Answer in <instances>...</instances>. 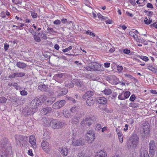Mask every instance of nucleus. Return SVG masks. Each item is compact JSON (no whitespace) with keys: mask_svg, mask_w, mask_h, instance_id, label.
I'll use <instances>...</instances> for the list:
<instances>
[{"mask_svg":"<svg viewBox=\"0 0 157 157\" xmlns=\"http://www.w3.org/2000/svg\"><path fill=\"white\" fill-rule=\"evenodd\" d=\"M74 83L76 86H79L81 88V90L82 91L85 90V87L83 85V82L80 80L76 79L74 81Z\"/></svg>","mask_w":157,"mask_h":157,"instance_id":"ddd939ff","label":"nucleus"},{"mask_svg":"<svg viewBox=\"0 0 157 157\" xmlns=\"http://www.w3.org/2000/svg\"><path fill=\"white\" fill-rule=\"evenodd\" d=\"M129 34L130 36L133 37L134 38H135V35H136V34L134 32L132 31H130L129 32Z\"/></svg>","mask_w":157,"mask_h":157,"instance_id":"e2e57ef3","label":"nucleus"},{"mask_svg":"<svg viewBox=\"0 0 157 157\" xmlns=\"http://www.w3.org/2000/svg\"><path fill=\"white\" fill-rule=\"evenodd\" d=\"M31 14L33 18H36L37 16V14L36 13H35L34 11H31Z\"/></svg>","mask_w":157,"mask_h":157,"instance_id":"c03bdc74","label":"nucleus"},{"mask_svg":"<svg viewBox=\"0 0 157 157\" xmlns=\"http://www.w3.org/2000/svg\"><path fill=\"white\" fill-rule=\"evenodd\" d=\"M145 19L144 20V22L146 24L149 25L151 24L152 22V20H150V18H149V20L148 21V22H147V20H148V19L147 17L145 18Z\"/></svg>","mask_w":157,"mask_h":157,"instance_id":"79ce46f5","label":"nucleus"},{"mask_svg":"<svg viewBox=\"0 0 157 157\" xmlns=\"http://www.w3.org/2000/svg\"><path fill=\"white\" fill-rule=\"evenodd\" d=\"M147 6L148 8H149L151 9H153V8L152 4L150 3H148L147 4Z\"/></svg>","mask_w":157,"mask_h":157,"instance_id":"0e129e2a","label":"nucleus"},{"mask_svg":"<svg viewBox=\"0 0 157 157\" xmlns=\"http://www.w3.org/2000/svg\"><path fill=\"white\" fill-rule=\"evenodd\" d=\"M124 75H125V76H126V77H128V78H130L131 79L136 80V79L135 78H134L132 76V75H131L129 74H124Z\"/></svg>","mask_w":157,"mask_h":157,"instance_id":"864d4df0","label":"nucleus"},{"mask_svg":"<svg viewBox=\"0 0 157 157\" xmlns=\"http://www.w3.org/2000/svg\"><path fill=\"white\" fill-rule=\"evenodd\" d=\"M155 142L152 140L149 144V154L150 156H152L154 155L155 151Z\"/></svg>","mask_w":157,"mask_h":157,"instance_id":"9d476101","label":"nucleus"},{"mask_svg":"<svg viewBox=\"0 0 157 157\" xmlns=\"http://www.w3.org/2000/svg\"><path fill=\"white\" fill-rule=\"evenodd\" d=\"M67 90L66 89H63L61 91L60 95H65L67 93Z\"/></svg>","mask_w":157,"mask_h":157,"instance_id":"a18cd8bd","label":"nucleus"},{"mask_svg":"<svg viewBox=\"0 0 157 157\" xmlns=\"http://www.w3.org/2000/svg\"><path fill=\"white\" fill-rule=\"evenodd\" d=\"M9 47V45L6 44H5L4 45V49L6 51H7Z\"/></svg>","mask_w":157,"mask_h":157,"instance_id":"338daca9","label":"nucleus"},{"mask_svg":"<svg viewBox=\"0 0 157 157\" xmlns=\"http://www.w3.org/2000/svg\"><path fill=\"white\" fill-rule=\"evenodd\" d=\"M72 144L75 146H82L84 144L83 142L82 139H74L72 142Z\"/></svg>","mask_w":157,"mask_h":157,"instance_id":"f8f14e48","label":"nucleus"},{"mask_svg":"<svg viewBox=\"0 0 157 157\" xmlns=\"http://www.w3.org/2000/svg\"><path fill=\"white\" fill-rule=\"evenodd\" d=\"M15 138L17 143L19 142L22 145L23 144H26L28 140V138L26 136L18 135H15Z\"/></svg>","mask_w":157,"mask_h":157,"instance_id":"20e7f679","label":"nucleus"},{"mask_svg":"<svg viewBox=\"0 0 157 157\" xmlns=\"http://www.w3.org/2000/svg\"><path fill=\"white\" fill-rule=\"evenodd\" d=\"M15 73L16 77L24 76L25 75V73L23 72H17Z\"/></svg>","mask_w":157,"mask_h":157,"instance_id":"72a5a7b5","label":"nucleus"},{"mask_svg":"<svg viewBox=\"0 0 157 157\" xmlns=\"http://www.w3.org/2000/svg\"><path fill=\"white\" fill-rule=\"evenodd\" d=\"M130 94V93L128 91L126 92L124 94V96L125 99L129 97Z\"/></svg>","mask_w":157,"mask_h":157,"instance_id":"de8ad7c7","label":"nucleus"},{"mask_svg":"<svg viewBox=\"0 0 157 157\" xmlns=\"http://www.w3.org/2000/svg\"><path fill=\"white\" fill-rule=\"evenodd\" d=\"M88 94H89V93H88L87 92H86L85 94H84L82 96L83 98L86 99L87 98V97H89Z\"/></svg>","mask_w":157,"mask_h":157,"instance_id":"4d7b16f0","label":"nucleus"},{"mask_svg":"<svg viewBox=\"0 0 157 157\" xmlns=\"http://www.w3.org/2000/svg\"><path fill=\"white\" fill-rule=\"evenodd\" d=\"M147 68L149 70L152 71L154 73H157V70L155 67H153L152 66H149L147 67Z\"/></svg>","mask_w":157,"mask_h":157,"instance_id":"7c9ffc66","label":"nucleus"},{"mask_svg":"<svg viewBox=\"0 0 157 157\" xmlns=\"http://www.w3.org/2000/svg\"><path fill=\"white\" fill-rule=\"evenodd\" d=\"M77 2L74 0H69L68 4L70 5H77Z\"/></svg>","mask_w":157,"mask_h":157,"instance_id":"58836bf2","label":"nucleus"},{"mask_svg":"<svg viewBox=\"0 0 157 157\" xmlns=\"http://www.w3.org/2000/svg\"><path fill=\"white\" fill-rule=\"evenodd\" d=\"M87 92L89 93V94H88L89 97H90L93 95L94 91H88Z\"/></svg>","mask_w":157,"mask_h":157,"instance_id":"13d9d810","label":"nucleus"},{"mask_svg":"<svg viewBox=\"0 0 157 157\" xmlns=\"http://www.w3.org/2000/svg\"><path fill=\"white\" fill-rule=\"evenodd\" d=\"M45 100L44 98L36 97L31 102L30 106L32 109L37 108L40 105L42 104Z\"/></svg>","mask_w":157,"mask_h":157,"instance_id":"7ed1b4c3","label":"nucleus"},{"mask_svg":"<svg viewBox=\"0 0 157 157\" xmlns=\"http://www.w3.org/2000/svg\"><path fill=\"white\" fill-rule=\"evenodd\" d=\"M53 23L55 25H58L61 24V21L59 20H57L53 21Z\"/></svg>","mask_w":157,"mask_h":157,"instance_id":"3c124183","label":"nucleus"},{"mask_svg":"<svg viewBox=\"0 0 157 157\" xmlns=\"http://www.w3.org/2000/svg\"><path fill=\"white\" fill-rule=\"evenodd\" d=\"M3 139L0 142L2 149H0V157H8L11 153L12 150L10 144L6 143V139H5L6 142H3Z\"/></svg>","mask_w":157,"mask_h":157,"instance_id":"f257e3e1","label":"nucleus"},{"mask_svg":"<svg viewBox=\"0 0 157 157\" xmlns=\"http://www.w3.org/2000/svg\"><path fill=\"white\" fill-rule=\"evenodd\" d=\"M34 39L36 41L38 42H40L41 41L40 37L36 34H34Z\"/></svg>","mask_w":157,"mask_h":157,"instance_id":"4c0bfd02","label":"nucleus"},{"mask_svg":"<svg viewBox=\"0 0 157 157\" xmlns=\"http://www.w3.org/2000/svg\"><path fill=\"white\" fill-rule=\"evenodd\" d=\"M43 125L47 127H48L51 125L50 121L48 119H47L46 118H44L43 119Z\"/></svg>","mask_w":157,"mask_h":157,"instance_id":"6ab92c4d","label":"nucleus"},{"mask_svg":"<svg viewBox=\"0 0 157 157\" xmlns=\"http://www.w3.org/2000/svg\"><path fill=\"white\" fill-rule=\"evenodd\" d=\"M95 136L94 132L89 131L86 134L85 139L89 143H92L95 139Z\"/></svg>","mask_w":157,"mask_h":157,"instance_id":"39448f33","label":"nucleus"},{"mask_svg":"<svg viewBox=\"0 0 157 157\" xmlns=\"http://www.w3.org/2000/svg\"><path fill=\"white\" fill-rule=\"evenodd\" d=\"M111 81L113 84L115 85L119 84L120 83V81L119 79L114 76H112Z\"/></svg>","mask_w":157,"mask_h":157,"instance_id":"5701e85b","label":"nucleus"},{"mask_svg":"<svg viewBox=\"0 0 157 157\" xmlns=\"http://www.w3.org/2000/svg\"><path fill=\"white\" fill-rule=\"evenodd\" d=\"M17 66L21 68H24L25 67L26 64L23 63H21L20 62H18L16 64Z\"/></svg>","mask_w":157,"mask_h":157,"instance_id":"cd10ccee","label":"nucleus"},{"mask_svg":"<svg viewBox=\"0 0 157 157\" xmlns=\"http://www.w3.org/2000/svg\"><path fill=\"white\" fill-rule=\"evenodd\" d=\"M52 108L54 109H60V108L59 106V103L58 101L55 103L52 106Z\"/></svg>","mask_w":157,"mask_h":157,"instance_id":"2f4dec72","label":"nucleus"},{"mask_svg":"<svg viewBox=\"0 0 157 157\" xmlns=\"http://www.w3.org/2000/svg\"><path fill=\"white\" fill-rule=\"evenodd\" d=\"M52 110V109L50 107H47L43 109L41 111L44 114H46L48 113L51 112Z\"/></svg>","mask_w":157,"mask_h":157,"instance_id":"aec40b11","label":"nucleus"},{"mask_svg":"<svg viewBox=\"0 0 157 157\" xmlns=\"http://www.w3.org/2000/svg\"><path fill=\"white\" fill-rule=\"evenodd\" d=\"M144 12L145 13H147V15L149 17H148L149 18L151 17L152 16V15L153 13L152 12L149 11H148L146 10H145L144 11Z\"/></svg>","mask_w":157,"mask_h":157,"instance_id":"37998d69","label":"nucleus"},{"mask_svg":"<svg viewBox=\"0 0 157 157\" xmlns=\"http://www.w3.org/2000/svg\"><path fill=\"white\" fill-rule=\"evenodd\" d=\"M63 114L64 116L66 118H68L71 116V113L67 110H63Z\"/></svg>","mask_w":157,"mask_h":157,"instance_id":"b1692460","label":"nucleus"},{"mask_svg":"<svg viewBox=\"0 0 157 157\" xmlns=\"http://www.w3.org/2000/svg\"><path fill=\"white\" fill-rule=\"evenodd\" d=\"M123 52L129 55H131L133 54V53L130 51V50L128 48H125L123 50Z\"/></svg>","mask_w":157,"mask_h":157,"instance_id":"bb28decb","label":"nucleus"},{"mask_svg":"<svg viewBox=\"0 0 157 157\" xmlns=\"http://www.w3.org/2000/svg\"><path fill=\"white\" fill-rule=\"evenodd\" d=\"M140 57L141 59L146 62L148 60V57L145 56H141Z\"/></svg>","mask_w":157,"mask_h":157,"instance_id":"603ef678","label":"nucleus"},{"mask_svg":"<svg viewBox=\"0 0 157 157\" xmlns=\"http://www.w3.org/2000/svg\"><path fill=\"white\" fill-rule=\"evenodd\" d=\"M140 157H149L146 148L143 147L140 149Z\"/></svg>","mask_w":157,"mask_h":157,"instance_id":"2eb2a0df","label":"nucleus"},{"mask_svg":"<svg viewBox=\"0 0 157 157\" xmlns=\"http://www.w3.org/2000/svg\"><path fill=\"white\" fill-rule=\"evenodd\" d=\"M41 37L44 40H46L47 38V37L46 35L43 32H41L39 33Z\"/></svg>","mask_w":157,"mask_h":157,"instance_id":"e433bc0d","label":"nucleus"},{"mask_svg":"<svg viewBox=\"0 0 157 157\" xmlns=\"http://www.w3.org/2000/svg\"><path fill=\"white\" fill-rule=\"evenodd\" d=\"M116 131L118 134V137L122 136L121 133L120 132L119 129H116Z\"/></svg>","mask_w":157,"mask_h":157,"instance_id":"69168bd1","label":"nucleus"},{"mask_svg":"<svg viewBox=\"0 0 157 157\" xmlns=\"http://www.w3.org/2000/svg\"><path fill=\"white\" fill-rule=\"evenodd\" d=\"M75 85L74 81H72L68 83H65V85L66 87H68L69 88H71L74 87Z\"/></svg>","mask_w":157,"mask_h":157,"instance_id":"393cba45","label":"nucleus"},{"mask_svg":"<svg viewBox=\"0 0 157 157\" xmlns=\"http://www.w3.org/2000/svg\"><path fill=\"white\" fill-rule=\"evenodd\" d=\"M47 87L46 85L44 84L38 86V88L41 90L45 91L47 90Z\"/></svg>","mask_w":157,"mask_h":157,"instance_id":"c756f323","label":"nucleus"},{"mask_svg":"<svg viewBox=\"0 0 157 157\" xmlns=\"http://www.w3.org/2000/svg\"><path fill=\"white\" fill-rule=\"evenodd\" d=\"M41 146L43 149L46 153H49L51 147L49 143L45 141H43L41 143Z\"/></svg>","mask_w":157,"mask_h":157,"instance_id":"9b49d317","label":"nucleus"},{"mask_svg":"<svg viewBox=\"0 0 157 157\" xmlns=\"http://www.w3.org/2000/svg\"><path fill=\"white\" fill-rule=\"evenodd\" d=\"M130 106L132 108H137L139 106L138 104L135 103L130 104Z\"/></svg>","mask_w":157,"mask_h":157,"instance_id":"49530a36","label":"nucleus"},{"mask_svg":"<svg viewBox=\"0 0 157 157\" xmlns=\"http://www.w3.org/2000/svg\"><path fill=\"white\" fill-rule=\"evenodd\" d=\"M64 123L57 120H53L51 122V125L54 128H59L63 127Z\"/></svg>","mask_w":157,"mask_h":157,"instance_id":"6e6552de","label":"nucleus"},{"mask_svg":"<svg viewBox=\"0 0 157 157\" xmlns=\"http://www.w3.org/2000/svg\"><path fill=\"white\" fill-rule=\"evenodd\" d=\"M98 101L100 104H106L107 103V99L104 97H100L98 98Z\"/></svg>","mask_w":157,"mask_h":157,"instance_id":"a211bd4d","label":"nucleus"},{"mask_svg":"<svg viewBox=\"0 0 157 157\" xmlns=\"http://www.w3.org/2000/svg\"><path fill=\"white\" fill-rule=\"evenodd\" d=\"M92 121V120L90 117H87L81 121V126L82 127H84L86 125L89 126L91 124Z\"/></svg>","mask_w":157,"mask_h":157,"instance_id":"1a4fd4ad","label":"nucleus"},{"mask_svg":"<svg viewBox=\"0 0 157 157\" xmlns=\"http://www.w3.org/2000/svg\"><path fill=\"white\" fill-rule=\"evenodd\" d=\"M107 156L105 151L101 150L96 153L95 157H107Z\"/></svg>","mask_w":157,"mask_h":157,"instance_id":"dca6fc26","label":"nucleus"},{"mask_svg":"<svg viewBox=\"0 0 157 157\" xmlns=\"http://www.w3.org/2000/svg\"><path fill=\"white\" fill-rule=\"evenodd\" d=\"M60 108L63 106L66 103V101L65 100H61L60 101H58Z\"/></svg>","mask_w":157,"mask_h":157,"instance_id":"f704fd0d","label":"nucleus"},{"mask_svg":"<svg viewBox=\"0 0 157 157\" xmlns=\"http://www.w3.org/2000/svg\"><path fill=\"white\" fill-rule=\"evenodd\" d=\"M72 48V47L71 46H70L69 47L63 50V52H66L69 51Z\"/></svg>","mask_w":157,"mask_h":157,"instance_id":"8fccbe9b","label":"nucleus"},{"mask_svg":"<svg viewBox=\"0 0 157 157\" xmlns=\"http://www.w3.org/2000/svg\"><path fill=\"white\" fill-rule=\"evenodd\" d=\"M70 110L72 113H75L77 111V108L75 106H74L70 109Z\"/></svg>","mask_w":157,"mask_h":157,"instance_id":"ea45409f","label":"nucleus"},{"mask_svg":"<svg viewBox=\"0 0 157 157\" xmlns=\"http://www.w3.org/2000/svg\"><path fill=\"white\" fill-rule=\"evenodd\" d=\"M135 98L136 97L135 95L134 94H132L130 97V100L131 101H133L135 100Z\"/></svg>","mask_w":157,"mask_h":157,"instance_id":"680f3d73","label":"nucleus"},{"mask_svg":"<svg viewBox=\"0 0 157 157\" xmlns=\"http://www.w3.org/2000/svg\"><path fill=\"white\" fill-rule=\"evenodd\" d=\"M150 26H153L155 28L157 29V22H155L150 25Z\"/></svg>","mask_w":157,"mask_h":157,"instance_id":"774afa93","label":"nucleus"},{"mask_svg":"<svg viewBox=\"0 0 157 157\" xmlns=\"http://www.w3.org/2000/svg\"><path fill=\"white\" fill-rule=\"evenodd\" d=\"M7 100L6 98L4 97H0V103H5Z\"/></svg>","mask_w":157,"mask_h":157,"instance_id":"a19ab883","label":"nucleus"},{"mask_svg":"<svg viewBox=\"0 0 157 157\" xmlns=\"http://www.w3.org/2000/svg\"><path fill=\"white\" fill-rule=\"evenodd\" d=\"M77 155L78 156L82 157H85L86 156L82 152L78 153Z\"/></svg>","mask_w":157,"mask_h":157,"instance_id":"6e6d98bb","label":"nucleus"},{"mask_svg":"<svg viewBox=\"0 0 157 157\" xmlns=\"http://www.w3.org/2000/svg\"><path fill=\"white\" fill-rule=\"evenodd\" d=\"M86 33L89 34L90 36L92 35L93 37L95 36V34L93 33L90 32L89 30H88L86 32Z\"/></svg>","mask_w":157,"mask_h":157,"instance_id":"052dcab7","label":"nucleus"},{"mask_svg":"<svg viewBox=\"0 0 157 157\" xmlns=\"http://www.w3.org/2000/svg\"><path fill=\"white\" fill-rule=\"evenodd\" d=\"M30 111L31 110H30L29 109L27 108L26 109H25V110L23 111V112L25 115H28L31 114Z\"/></svg>","mask_w":157,"mask_h":157,"instance_id":"c9c22d12","label":"nucleus"},{"mask_svg":"<svg viewBox=\"0 0 157 157\" xmlns=\"http://www.w3.org/2000/svg\"><path fill=\"white\" fill-rule=\"evenodd\" d=\"M100 66L99 64L94 62L92 63L90 66L86 67V69L88 71H100Z\"/></svg>","mask_w":157,"mask_h":157,"instance_id":"423d86ee","label":"nucleus"},{"mask_svg":"<svg viewBox=\"0 0 157 157\" xmlns=\"http://www.w3.org/2000/svg\"><path fill=\"white\" fill-rule=\"evenodd\" d=\"M103 92L105 95H109L112 93V91L111 89L107 88H106Z\"/></svg>","mask_w":157,"mask_h":157,"instance_id":"c85d7f7f","label":"nucleus"},{"mask_svg":"<svg viewBox=\"0 0 157 157\" xmlns=\"http://www.w3.org/2000/svg\"><path fill=\"white\" fill-rule=\"evenodd\" d=\"M95 101L92 98H90L86 101V104L89 106H92L94 103Z\"/></svg>","mask_w":157,"mask_h":157,"instance_id":"412c9836","label":"nucleus"},{"mask_svg":"<svg viewBox=\"0 0 157 157\" xmlns=\"http://www.w3.org/2000/svg\"><path fill=\"white\" fill-rule=\"evenodd\" d=\"M139 138L136 134H134L127 141V146L129 148H135L138 144Z\"/></svg>","mask_w":157,"mask_h":157,"instance_id":"f03ea898","label":"nucleus"},{"mask_svg":"<svg viewBox=\"0 0 157 157\" xmlns=\"http://www.w3.org/2000/svg\"><path fill=\"white\" fill-rule=\"evenodd\" d=\"M101 129V124H97L96 125L95 129L98 131H99Z\"/></svg>","mask_w":157,"mask_h":157,"instance_id":"09e8293b","label":"nucleus"},{"mask_svg":"<svg viewBox=\"0 0 157 157\" xmlns=\"http://www.w3.org/2000/svg\"><path fill=\"white\" fill-rule=\"evenodd\" d=\"M144 128H143V132L141 133V136L143 139H145L148 135L150 129L149 127V124L147 122L143 124Z\"/></svg>","mask_w":157,"mask_h":157,"instance_id":"0eeeda50","label":"nucleus"},{"mask_svg":"<svg viewBox=\"0 0 157 157\" xmlns=\"http://www.w3.org/2000/svg\"><path fill=\"white\" fill-rule=\"evenodd\" d=\"M118 98L121 100H124L125 99V97L124 96H123L122 94H120L118 96Z\"/></svg>","mask_w":157,"mask_h":157,"instance_id":"bf43d9fd","label":"nucleus"},{"mask_svg":"<svg viewBox=\"0 0 157 157\" xmlns=\"http://www.w3.org/2000/svg\"><path fill=\"white\" fill-rule=\"evenodd\" d=\"M68 150L66 148L60 147L59 148L58 150L62 155L66 156L68 152Z\"/></svg>","mask_w":157,"mask_h":157,"instance_id":"f3484780","label":"nucleus"},{"mask_svg":"<svg viewBox=\"0 0 157 157\" xmlns=\"http://www.w3.org/2000/svg\"><path fill=\"white\" fill-rule=\"evenodd\" d=\"M29 142L31 145L32 147L34 148H36V144L35 136L33 135L30 136L29 138Z\"/></svg>","mask_w":157,"mask_h":157,"instance_id":"4468645a","label":"nucleus"},{"mask_svg":"<svg viewBox=\"0 0 157 157\" xmlns=\"http://www.w3.org/2000/svg\"><path fill=\"white\" fill-rule=\"evenodd\" d=\"M21 94L22 95H26L27 94V92L25 90H22L20 91Z\"/></svg>","mask_w":157,"mask_h":157,"instance_id":"5fc2aeb1","label":"nucleus"},{"mask_svg":"<svg viewBox=\"0 0 157 157\" xmlns=\"http://www.w3.org/2000/svg\"><path fill=\"white\" fill-rule=\"evenodd\" d=\"M79 121V118L78 117L74 116L71 119V123L72 124H76Z\"/></svg>","mask_w":157,"mask_h":157,"instance_id":"4be33fe9","label":"nucleus"},{"mask_svg":"<svg viewBox=\"0 0 157 157\" xmlns=\"http://www.w3.org/2000/svg\"><path fill=\"white\" fill-rule=\"evenodd\" d=\"M56 98L55 97L49 98L47 100L46 102L48 105H51L55 101Z\"/></svg>","mask_w":157,"mask_h":157,"instance_id":"a878e982","label":"nucleus"},{"mask_svg":"<svg viewBox=\"0 0 157 157\" xmlns=\"http://www.w3.org/2000/svg\"><path fill=\"white\" fill-rule=\"evenodd\" d=\"M47 32L50 34L56 33V32L53 29L51 28L48 27L47 29Z\"/></svg>","mask_w":157,"mask_h":157,"instance_id":"473e14b6","label":"nucleus"}]
</instances>
